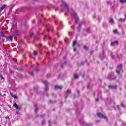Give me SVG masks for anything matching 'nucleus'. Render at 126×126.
I'll use <instances>...</instances> for the list:
<instances>
[{"mask_svg": "<svg viewBox=\"0 0 126 126\" xmlns=\"http://www.w3.org/2000/svg\"><path fill=\"white\" fill-rule=\"evenodd\" d=\"M76 51H77L76 48L74 47V52H76Z\"/></svg>", "mask_w": 126, "mask_h": 126, "instance_id": "nucleus-36", "label": "nucleus"}, {"mask_svg": "<svg viewBox=\"0 0 126 126\" xmlns=\"http://www.w3.org/2000/svg\"><path fill=\"white\" fill-rule=\"evenodd\" d=\"M53 27H52V28H50V30H51V31H53Z\"/></svg>", "mask_w": 126, "mask_h": 126, "instance_id": "nucleus-47", "label": "nucleus"}, {"mask_svg": "<svg viewBox=\"0 0 126 126\" xmlns=\"http://www.w3.org/2000/svg\"><path fill=\"white\" fill-rule=\"evenodd\" d=\"M5 119H8V118H9L8 116H6V117H5Z\"/></svg>", "mask_w": 126, "mask_h": 126, "instance_id": "nucleus-48", "label": "nucleus"}, {"mask_svg": "<svg viewBox=\"0 0 126 126\" xmlns=\"http://www.w3.org/2000/svg\"><path fill=\"white\" fill-rule=\"evenodd\" d=\"M118 43H119V41H118L117 40L115 41L114 42H111V46H114L115 44H118Z\"/></svg>", "mask_w": 126, "mask_h": 126, "instance_id": "nucleus-15", "label": "nucleus"}, {"mask_svg": "<svg viewBox=\"0 0 126 126\" xmlns=\"http://www.w3.org/2000/svg\"><path fill=\"white\" fill-rule=\"evenodd\" d=\"M71 28H74V26H72Z\"/></svg>", "mask_w": 126, "mask_h": 126, "instance_id": "nucleus-53", "label": "nucleus"}, {"mask_svg": "<svg viewBox=\"0 0 126 126\" xmlns=\"http://www.w3.org/2000/svg\"><path fill=\"white\" fill-rule=\"evenodd\" d=\"M83 64H84V63H81V65H83Z\"/></svg>", "mask_w": 126, "mask_h": 126, "instance_id": "nucleus-49", "label": "nucleus"}, {"mask_svg": "<svg viewBox=\"0 0 126 126\" xmlns=\"http://www.w3.org/2000/svg\"><path fill=\"white\" fill-rule=\"evenodd\" d=\"M6 7V5L4 4L0 8V11H2L3 9H4Z\"/></svg>", "mask_w": 126, "mask_h": 126, "instance_id": "nucleus-9", "label": "nucleus"}, {"mask_svg": "<svg viewBox=\"0 0 126 126\" xmlns=\"http://www.w3.org/2000/svg\"><path fill=\"white\" fill-rule=\"evenodd\" d=\"M71 15H72V16H73V17L74 18L75 20V23L77 24H78V21H79V18L77 17V14L74 12V14H72V13H71Z\"/></svg>", "mask_w": 126, "mask_h": 126, "instance_id": "nucleus-1", "label": "nucleus"}, {"mask_svg": "<svg viewBox=\"0 0 126 126\" xmlns=\"http://www.w3.org/2000/svg\"><path fill=\"white\" fill-rule=\"evenodd\" d=\"M107 2H108L109 4H111V2H110V1H108Z\"/></svg>", "mask_w": 126, "mask_h": 126, "instance_id": "nucleus-44", "label": "nucleus"}, {"mask_svg": "<svg viewBox=\"0 0 126 126\" xmlns=\"http://www.w3.org/2000/svg\"><path fill=\"white\" fill-rule=\"evenodd\" d=\"M50 102L53 103V101H52V100H50Z\"/></svg>", "mask_w": 126, "mask_h": 126, "instance_id": "nucleus-58", "label": "nucleus"}, {"mask_svg": "<svg viewBox=\"0 0 126 126\" xmlns=\"http://www.w3.org/2000/svg\"><path fill=\"white\" fill-rule=\"evenodd\" d=\"M93 53H94V51H92L91 52V55H92V54H93Z\"/></svg>", "mask_w": 126, "mask_h": 126, "instance_id": "nucleus-39", "label": "nucleus"}, {"mask_svg": "<svg viewBox=\"0 0 126 126\" xmlns=\"http://www.w3.org/2000/svg\"><path fill=\"white\" fill-rule=\"evenodd\" d=\"M45 123H46V122H45V121H44L42 122V125H45Z\"/></svg>", "mask_w": 126, "mask_h": 126, "instance_id": "nucleus-33", "label": "nucleus"}, {"mask_svg": "<svg viewBox=\"0 0 126 126\" xmlns=\"http://www.w3.org/2000/svg\"><path fill=\"white\" fill-rule=\"evenodd\" d=\"M34 107H35V109L34 110V112L37 113L38 111H39V108L37 107V104H34Z\"/></svg>", "mask_w": 126, "mask_h": 126, "instance_id": "nucleus-12", "label": "nucleus"}, {"mask_svg": "<svg viewBox=\"0 0 126 126\" xmlns=\"http://www.w3.org/2000/svg\"><path fill=\"white\" fill-rule=\"evenodd\" d=\"M122 73H123L124 72V70H122Z\"/></svg>", "mask_w": 126, "mask_h": 126, "instance_id": "nucleus-59", "label": "nucleus"}, {"mask_svg": "<svg viewBox=\"0 0 126 126\" xmlns=\"http://www.w3.org/2000/svg\"><path fill=\"white\" fill-rule=\"evenodd\" d=\"M121 106L122 107H123L124 108H125V104H124L123 103H121Z\"/></svg>", "mask_w": 126, "mask_h": 126, "instance_id": "nucleus-28", "label": "nucleus"}, {"mask_svg": "<svg viewBox=\"0 0 126 126\" xmlns=\"http://www.w3.org/2000/svg\"><path fill=\"white\" fill-rule=\"evenodd\" d=\"M60 23H61V24H62V22H60Z\"/></svg>", "mask_w": 126, "mask_h": 126, "instance_id": "nucleus-63", "label": "nucleus"}, {"mask_svg": "<svg viewBox=\"0 0 126 126\" xmlns=\"http://www.w3.org/2000/svg\"><path fill=\"white\" fill-rule=\"evenodd\" d=\"M17 113V114H20V112H16Z\"/></svg>", "mask_w": 126, "mask_h": 126, "instance_id": "nucleus-57", "label": "nucleus"}, {"mask_svg": "<svg viewBox=\"0 0 126 126\" xmlns=\"http://www.w3.org/2000/svg\"><path fill=\"white\" fill-rule=\"evenodd\" d=\"M8 107H9V108H11V106H10V105H8Z\"/></svg>", "mask_w": 126, "mask_h": 126, "instance_id": "nucleus-50", "label": "nucleus"}, {"mask_svg": "<svg viewBox=\"0 0 126 126\" xmlns=\"http://www.w3.org/2000/svg\"><path fill=\"white\" fill-rule=\"evenodd\" d=\"M17 98H18L17 96H16V99H17Z\"/></svg>", "mask_w": 126, "mask_h": 126, "instance_id": "nucleus-64", "label": "nucleus"}, {"mask_svg": "<svg viewBox=\"0 0 126 126\" xmlns=\"http://www.w3.org/2000/svg\"><path fill=\"white\" fill-rule=\"evenodd\" d=\"M120 2H121V3H126V0H120Z\"/></svg>", "mask_w": 126, "mask_h": 126, "instance_id": "nucleus-18", "label": "nucleus"}, {"mask_svg": "<svg viewBox=\"0 0 126 126\" xmlns=\"http://www.w3.org/2000/svg\"><path fill=\"white\" fill-rule=\"evenodd\" d=\"M109 22L110 23H115V21H114V19L112 18L110 19Z\"/></svg>", "mask_w": 126, "mask_h": 126, "instance_id": "nucleus-19", "label": "nucleus"}, {"mask_svg": "<svg viewBox=\"0 0 126 126\" xmlns=\"http://www.w3.org/2000/svg\"><path fill=\"white\" fill-rule=\"evenodd\" d=\"M33 55H34V56H37L38 55V52L36 51H33Z\"/></svg>", "mask_w": 126, "mask_h": 126, "instance_id": "nucleus-20", "label": "nucleus"}, {"mask_svg": "<svg viewBox=\"0 0 126 126\" xmlns=\"http://www.w3.org/2000/svg\"><path fill=\"white\" fill-rule=\"evenodd\" d=\"M99 57L100 58L101 61H103L104 60V58H102V56H101V55L99 56Z\"/></svg>", "mask_w": 126, "mask_h": 126, "instance_id": "nucleus-31", "label": "nucleus"}, {"mask_svg": "<svg viewBox=\"0 0 126 126\" xmlns=\"http://www.w3.org/2000/svg\"><path fill=\"white\" fill-rule=\"evenodd\" d=\"M42 83H43V84L45 85V90L46 91H49V88L48 87V86L49 84H50V83H49V82H48L47 81H42Z\"/></svg>", "mask_w": 126, "mask_h": 126, "instance_id": "nucleus-3", "label": "nucleus"}, {"mask_svg": "<svg viewBox=\"0 0 126 126\" xmlns=\"http://www.w3.org/2000/svg\"><path fill=\"white\" fill-rule=\"evenodd\" d=\"M47 97H49V94H46Z\"/></svg>", "mask_w": 126, "mask_h": 126, "instance_id": "nucleus-43", "label": "nucleus"}, {"mask_svg": "<svg viewBox=\"0 0 126 126\" xmlns=\"http://www.w3.org/2000/svg\"><path fill=\"white\" fill-rule=\"evenodd\" d=\"M10 95L12 96V97H13V98H16V96L12 95V94L10 93Z\"/></svg>", "mask_w": 126, "mask_h": 126, "instance_id": "nucleus-24", "label": "nucleus"}, {"mask_svg": "<svg viewBox=\"0 0 126 126\" xmlns=\"http://www.w3.org/2000/svg\"><path fill=\"white\" fill-rule=\"evenodd\" d=\"M30 58H32V55H30Z\"/></svg>", "mask_w": 126, "mask_h": 126, "instance_id": "nucleus-52", "label": "nucleus"}, {"mask_svg": "<svg viewBox=\"0 0 126 126\" xmlns=\"http://www.w3.org/2000/svg\"><path fill=\"white\" fill-rule=\"evenodd\" d=\"M61 68H63V65H61Z\"/></svg>", "mask_w": 126, "mask_h": 126, "instance_id": "nucleus-45", "label": "nucleus"}, {"mask_svg": "<svg viewBox=\"0 0 126 126\" xmlns=\"http://www.w3.org/2000/svg\"><path fill=\"white\" fill-rule=\"evenodd\" d=\"M34 71H39V69L36 68L34 69V71H33L32 72H29V73L32 76H34Z\"/></svg>", "mask_w": 126, "mask_h": 126, "instance_id": "nucleus-7", "label": "nucleus"}, {"mask_svg": "<svg viewBox=\"0 0 126 126\" xmlns=\"http://www.w3.org/2000/svg\"><path fill=\"white\" fill-rule=\"evenodd\" d=\"M87 88H88V89H89V86H87Z\"/></svg>", "mask_w": 126, "mask_h": 126, "instance_id": "nucleus-54", "label": "nucleus"}, {"mask_svg": "<svg viewBox=\"0 0 126 126\" xmlns=\"http://www.w3.org/2000/svg\"><path fill=\"white\" fill-rule=\"evenodd\" d=\"M39 53H40V54H41V53H42V52H41V51H39Z\"/></svg>", "mask_w": 126, "mask_h": 126, "instance_id": "nucleus-60", "label": "nucleus"}, {"mask_svg": "<svg viewBox=\"0 0 126 126\" xmlns=\"http://www.w3.org/2000/svg\"><path fill=\"white\" fill-rule=\"evenodd\" d=\"M46 38H47V35H45L44 36V40H45V39H46Z\"/></svg>", "mask_w": 126, "mask_h": 126, "instance_id": "nucleus-40", "label": "nucleus"}, {"mask_svg": "<svg viewBox=\"0 0 126 126\" xmlns=\"http://www.w3.org/2000/svg\"><path fill=\"white\" fill-rule=\"evenodd\" d=\"M116 72H117V73L120 74V70H117Z\"/></svg>", "mask_w": 126, "mask_h": 126, "instance_id": "nucleus-34", "label": "nucleus"}, {"mask_svg": "<svg viewBox=\"0 0 126 126\" xmlns=\"http://www.w3.org/2000/svg\"><path fill=\"white\" fill-rule=\"evenodd\" d=\"M13 37L10 36H7L6 37V39L7 40V41H10V42H12V39H13Z\"/></svg>", "mask_w": 126, "mask_h": 126, "instance_id": "nucleus-6", "label": "nucleus"}, {"mask_svg": "<svg viewBox=\"0 0 126 126\" xmlns=\"http://www.w3.org/2000/svg\"><path fill=\"white\" fill-rule=\"evenodd\" d=\"M109 88H110V89H117L118 86H112V85H110L108 86Z\"/></svg>", "mask_w": 126, "mask_h": 126, "instance_id": "nucleus-8", "label": "nucleus"}, {"mask_svg": "<svg viewBox=\"0 0 126 126\" xmlns=\"http://www.w3.org/2000/svg\"><path fill=\"white\" fill-rule=\"evenodd\" d=\"M123 20V22H125V21H126V19H124Z\"/></svg>", "mask_w": 126, "mask_h": 126, "instance_id": "nucleus-46", "label": "nucleus"}, {"mask_svg": "<svg viewBox=\"0 0 126 126\" xmlns=\"http://www.w3.org/2000/svg\"><path fill=\"white\" fill-rule=\"evenodd\" d=\"M114 58H115V57L112 56V59H114Z\"/></svg>", "mask_w": 126, "mask_h": 126, "instance_id": "nucleus-51", "label": "nucleus"}, {"mask_svg": "<svg viewBox=\"0 0 126 126\" xmlns=\"http://www.w3.org/2000/svg\"><path fill=\"white\" fill-rule=\"evenodd\" d=\"M117 108L118 109V110H121V108H120V105H117Z\"/></svg>", "mask_w": 126, "mask_h": 126, "instance_id": "nucleus-37", "label": "nucleus"}, {"mask_svg": "<svg viewBox=\"0 0 126 126\" xmlns=\"http://www.w3.org/2000/svg\"><path fill=\"white\" fill-rule=\"evenodd\" d=\"M50 76H51V74H48L47 75V77L49 78V77H50Z\"/></svg>", "mask_w": 126, "mask_h": 126, "instance_id": "nucleus-30", "label": "nucleus"}, {"mask_svg": "<svg viewBox=\"0 0 126 126\" xmlns=\"http://www.w3.org/2000/svg\"><path fill=\"white\" fill-rule=\"evenodd\" d=\"M80 28H81V26L80 25H79V27L78 28V31L79 32H80Z\"/></svg>", "mask_w": 126, "mask_h": 126, "instance_id": "nucleus-23", "label": "nucleus"}, {"mask_svg": "<svg viewBox=\"0 0 126 126\" xmlns=\"http://www.w3.org/2000/svg\"><path fill=\"white\" fill-rule=\"evenodd\" d=\"M22 109V107L21 106H18L17 104L16 105V109L19 110V111L21 110Z\"/></svg>", "mask_w": 126, "mask_h": 126, "instance_id": "nucleus-11", "label": "nucleus"}, {"mask_svg": "<svg viewBox=\"0 0 126 126\" xmlns=\"http://www.w3.org/2000/svg\"><path fill=\"white\" fill-rule=\"evenodd\" d=\"M13 107H14L15 108H16V103H15L13 104Z\"/></svg>", "mask_w": 126, "mask_h": 126, "instance_id": "nucleus-32", "label": "nucleus"}, {"mask_svg": "<svg viewBox=\"0 0 126 126\" xmlns=\"http://www.w3.org/2000/svg\"><path fill=\"white\" fill-rule=\"evenodd\" d=\"M77 92L78 93V95H80V91H79V90H77Z\"/></svg>", "mask_w": 126, "mask_h": 126, "instance_id": "nucleus-27", "label": "nucleus"}, {"mask_svg": "<svg viewBox=\"0 0 126 126\" xmlns=\"http://www.w3.org/2000/svg\"><path fill=\"white\" fill-rule=\"evenodd\" d=\"M117 68L119 69H122L123 68V65L122 64H120L117 66Z\"/></svg>", "mask_w": 126, "mask_h": 126, "instance_id": "nucleus-16", "label": "nucleus"}, {"mask_svg": "<svg viewBox=\"0 0 126 126\" xmlns=\"http://www.w3.org/2000/svg\"><path fill=\"white\" fill-rule=\"evenodd\" d=\"M73 76H74V78H75V79H77L79 77L78 76V74H74Z\"/></svg>", "mask_w": 126, "mask_h": 126, "instance_id": "nucleus-13", "label": "nucleus"}, {"mask_svg": "<svg viewBox=\"0 0 126 126\" xmlns=\"http://www.w3.org/2000/svg\"><path fill=\"white\" fill-rule=\"evenodd\" d=\"M19 70H20V71H22L23 70V69H18Z\"/></svg>", "mask_w": 126, "mask_h": 126, "instance_id": "nucleus-41", "label": "nucleus"}, {"mask_svg": "<svg viewBox=\"0 0 126 126\" xmlns=\"http://www.w3.org/2000/svg\"><path fill=\"white\" fill-rule=\"evenodd\" d=\"M66 95L65 96V98L66 99L67 97H68V95H70L71 94V90L68 89L65 92Z\"/></svg>", "mask_w": 126, "mask_h": 126, "instance_id": "nucleus-5", "label": "nucleus"}, {"mask_svg": "<svg viewBox=\"0 0 126 126\" xmlns=\"http://www.w3.org/2000/svg\"><path fill=\"white\" fill-rule=\"evenodd\" d=\"M97 117H98L99 118H103V119H105V120H106V121H108V118L107 117V116L103 115V114H102V113H97Z\"/></svg>", "mask_w": 126, "mask_h": 126, "instance_id": "nucleus-4", "label": "nucleus"}, {"mask_svg": "<svg viewBox=\"0 0 126 126\" xmlns=\"http://www.w3.org/2000/svg\"><path fill=\"white\" fill-rule=\"evenodd\" d=\"M96 102H99V98H97L95 100Z\"/></svg>", "mask_w": 126, "mask_h": 126, "instance_id": "nucleus-38", "label": "nucleus"}, {"mask_svg": "<svg viewBox=\"0 0 126 126\" xmlns=\"http://www.w3.org/2000/svg\"><path fill=\"white\" fill-rule=\"evenodd\" d=\"M10 72H12V71H11V70H10Z\"/></svg>", "mask_w": 126, "mask_h": 126, "instance_id": "nucleus-61", "label": "nucleus"}, {"mask_svg": "<svg viewBox=\"0 0 126 126\" xmlns=\"http://www.w3.org/2000/svg\"><path fill=\"white\" fill-rule=\"evenodd\" d=\"M40 117H41V118H43V117H44V116L41 115Z\"/></svg>", "mask_w": 126, "mask_h": 126, "instance_id": "nucleus-56", "label": "nucleus"}, {"mask_svg": "<svg viewBox=\"0 0 126 126\" xmlns=\"http://www.w3.org/2000/svg\"><path fill=\"white\" fill-rule=\"evenodd\" d=\"M2 96H6L5 94H3Z\"/></svg>", "mask_w": 126, "mask_h": 126, "instance_id": "nucleus-55", "label": "nucleus"}, {"mask_svg": "<svg viewBox=\"0 0 126 126\" xmlns=\"http://www.w3.org/2000/svg\"><path fill=\"white\" fill-rule=\"evenodd\" d=\"M125 17L126 18V14L125 15Z\"/></svg>", "mask_w": 126, "mask_h": 126, "instance_id": "nucleus-62", "label": "nucleus"}, {"mask_svg": "<svg viewBox=\"0 0 126 126\" xmlns=\"http://www.w3.org/2000/svg\"><path fill=\"white\" fill-rule=\"evenodd\" d=\"M63 88V86H55V89L56 90H58V89H62Z\"/></svg>", "mask_w": 126, "mask_h": 126, "instance_id": "nucleus-10", "label": "nucleus"}, {"mask_svg": "<svg viewBox=\"0 0 126 126\" xmlns=\"http://www.w3.org/2000/svg\"><path fill=\"white\" fill-rule=\"evenodd\" d=\"M76 43H77V41L76 40H74L73 42V47H75V45H76Z\"/></svg>", "mask_w": 126, "mask_h": 126, "instance_id": "nucleus-17", "label": "nucleus"}, {"mask_svg": "<svg viewBox=\"0 0 126 126\" xmlns=\"http://www.w3.org/2000/svg\"><path fill=\"white\" fill-rule=\"evenodd\" d=\"M62 4L61 5V6L63 7H64L65 8H66L67 9V11H68V12H69V8L68 7L67 4H66V3L64 2L63 0H62Z\"/></svg>", "mask_w": 126, "mask_h": 126, "instance_id": "nucleus-2", "label": "nucleus"}, {"mask_svg": "<svg viewBox=\"0 0 126 126\" xmlns=\"http://www.w3.org/2000/svg\"><path fill=\"white\" fill-rule=\"evenodd\" d=\"M119 21H120V22H123V20L122 18H120L119 20Z\"/></svg>", "mask_w": 126, "mask_h": 126, "instance_id": "nucleus-25", "label": "nucleus"}, {"mask_svg": "<svg viewBox=\"0 0 126 126\" xmlns=\"http://www.w3.org/2000/svg\"><path fill=\"white\" fill-rule=\"evenodd\" d=\"M48 124H49V126H51V121H48Z\"/></svg>", "mask_w": 126, "mask_h": 126, "instance_id": "nucleus-29", "label": "nucleus"}, {"mask_svg": "<svg viewBox=\"0 0 126 126\" xmlns=\"http://www.w3.org/2000/svg\"><path fill=\"white\" fill-rule=\"evenodd\" d=\"M1 37H3L4 38H6L7 36L4 35L3 32H1Z\"/></svg>", "mask_w": 126, "mask_h": 126, "instance_id": "nucleus-14", "label": "nucleus"}, {"mask_svg": "<svg viewBox=\"0 0 126 126\" xmlns=\"http://www.w3.org/2000/svg\"><path fill=\"white\" fill-rule=\"evenodd\" d=\"M113 33L114 34H117L118 33V30H115L113 31Z\"/></svg>", "mask_w": 126, "mask_h": 126, "instance_id": "nucleus-22", "label": "nucleus"}, {"mask_svg": "<svg viewBox=\"0 0 126 126\" xmlns=\"http://www.w3.org/2000/svg\"><path fill=\"white\" fill-rule=\"evenodd\" d=\"M84 48L85 49V50H88V47H87V46H84Z\"/></svg>", "mask_w": 126, "mask_h": 126, "instance_id": "nucleus-26", "label": "nucleus"}, {"mask_svg": "<svg viewBox=\"0 0 126 126\" xmlns=\"http://www.w3.org/2000/svg\"><path fill=\"white\" fill-rule=\"evenodd\" d=\"M0 77L1 79H3V77H2V75H0Z\"/></svg>", "mask_w": 126, "mask_h": 126, "instance_id": "nucleus-35", "label": "nucleus"}, {"mask_svg": "<svg viewBox=\"0 0 126 126\" xmlns=\"http://www.w3.org/2000/svg\"><path fill=\"white\" fill-rule=\"evenodd\" d=\"M33 35H34V33L33 32H31L30 33V37H33Z\"/></svg>", "mask_w": 126, "mask_h": 126, "instance_id": "nucleus-21", "label": "nucleus"}, {"mask_svg": "<svg viewBox=\"0 0 126 126\" xmlns=\"http://www.w3.org/2000/svg\"><path fill=\"white\" fill-rule=\"evenodd\" d=\"M15 35H16V33L15 32L13 33V36H15Z\"/></svg>", "mask_w": 126, "mask_h": 126, "instance_id": "nucleus-42", "label": "nucleus"}]
</instances>
